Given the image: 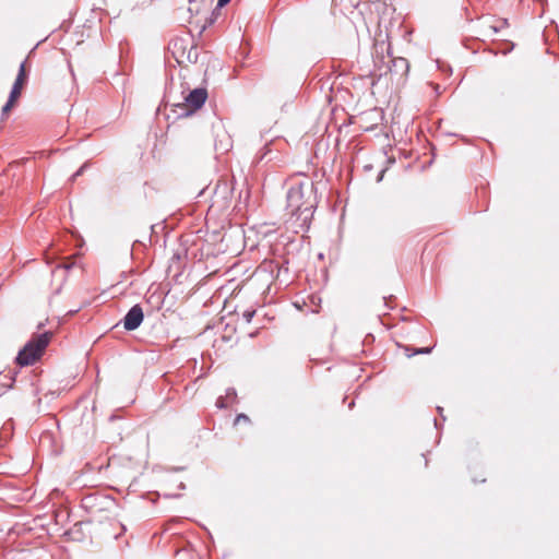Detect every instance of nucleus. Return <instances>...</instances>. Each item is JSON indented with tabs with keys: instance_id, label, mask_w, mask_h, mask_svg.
<instances>
[{
	"instance_id": "obj_1",
	"label": "nucleus",
	"mask_w": 559,
	"mask_h": 559,
	"mask_svg": "<svg viewBox=\"0 0 559 559\" xmlns=\"http://www.w3.org/2000/svg\"><path fill=\"white\" fill-rule=\"evenodd\" d=\"M286 210L293 223L304 231L310 227L317 207L316 187L312 181L292 186L286 194Z\"/></svg>"
},
{
	"instance_id": "obj_2",
	"label": "nucleus",
	"mask_w": 559,
	"mask_h": 559,
	"mask_svg": "<svg viewBox=\"0 0 559 559\" xmlns=\"http://www.w3.org/2000/svg\"><path fill=\"white\" fill-rule=\"evenodd\" d=\"M52 333L50 331L43 332L34 335L24 346L21 348L15 357V361L21 367L31 366L38 360L45 348L48 346Z\"/></svg>"
},
{
	"instance_id": "obj_3",
	"label": "nucleus",
	"mask_w": 559,
	"mask_h": 559,
	"mask_svg": "<svg viewBox=\"0 0 559 559\" xmlns=\"http://www.w3.org/2000/svg\"><path fill=\"white\" fill-rule=\"evenodd\" d=\"M207 99V91L204 87H197L185 97V103L173 104L171 110L178 118L188 117L201 109Z\"/></svg>"
},
{
	"instance_id": "obj_4",
	"label": "nucleus",
	"mask_w": 559,
	"mask_h": 559,
	"mask_svg": "<svg viewBox=\"0 0 559 559\" xmlns=\"http://www.w3.org/2000/svg\"><path fill=\"white\" fill-rule=\"evenodd\" d=\"M143 320V309L139 304H136L129 309L121 322L126 331H134L142 324Z\"/></svg>"
},
{
	"instance_id": "obj_5",
	"label": "nucleus",
	"mask_w": 559,
	"mask_h": 559,
	"mask_svg": "<svg viewBox=\"0 0 559 559\" xmlns=\"http://www.w3.org/2000/svg\"><path fill=\"white\" fill-rule=\"evenodd\" d=\"M388 62H386V72H390L395 75L404 76L407 74L409 70L408 60L403 57L393 58L390 51V45H388Z\"/></svg>"
},
{
	"instance_id": "obj_6",
	"label": "nucleus",
	"mask_w": 559,
	"mask_h": 559,
	"mask_svg": "<svg viewBox=\"0 0 559 559\" xmlns=\"http://www.w3.org/2000/svg\"><path fill=\"white\" fill-rule=\"evenodd\" d=\"M233 189L227 181H218L213 190V205L223 202V205H227L231 198Z\"/></svg>"
},
{
	"instance_id": "obj_7",
	"label": "nucleus",
	"mask_w": 559,
	"mask_h": 559,
	"mask_svg": "<svg viewBox=\"0 0 559 559\" xmlns=\"http://www.w3.org/2000/svg\"><path fill=\"white\" fill-rule=\"evenodd\" d=\"M25 64H26V60H24L20 64L16 79H15V81L12 85L11 92L9 94V96H11L12 98L19 99V97L21 96L22 88H23L24 84L26 83L27 72L25 69Z\"/></svg>"
},
{
	"instance_id": "obj_8",
	"label": "nucleus",
	"mask_w": 559,
	"mask_h": 559,
	"mask_svg": "<svg viewBox=\"0 0 559 559\" xmlns=\"http://www.w3.org/2000/svg\"><path fill=\"white\" fill-rule=\"evenodd\" d=\"M15 376H16V372L15 371H8L7 373L5 372H0V383L5 386L7 389H11L12 385H13V382L15 381Z\"/></svg>"
},
{
	"instance_id": "obj_9",
	"label": "nucleus",
	"mask_w": 559,
	"mask_h": 559,
	"mask_svg": "<svg viewBox=\"0 0 559 559\" xmlns=\"http://www.w3.org/2000/svg\"><path fill=\"white\" fill-rule=\"evenodd\" d=\"M231 147V142H230V138L228 135H226L224 139L219 140V141H215V150L219 153H226L230 150Z\"/></svg>"
},
{
	"instance_id": "obj_10",
	"label": "nucleus",
	"mask_w": 559,
	"mask_h": 559,
	"mask_svg": "<svg viewBox=\"0 0 559 559\" xmlns=\"http://www.w3.org/2000/svg\"><path fill=\"white\" fill-rule=\"evenodd\" d=\"M409 347H406L405 348V352H406V355L408 357H412V356H415V355H420V354H430L431 350H432V347H420V348H416L414 349L412 353L409 352Z\"/></svg>"
},
{
	"instance_id": "obj_11",
	"label": "nucleus",
	"mask_w": 559,
	"mask_h": 559,
	"mask_svg": "<svg viewBox=\"0 0 559 559\" xmlns=\"http://www.w3.org/2000/svg\"><path fill=\"white\" fill-rule=\"evenodd\" d=\"M16 100V98H12L11 96H9L7 103L3 105L1 109L2 117L5 116L12 109Z\"/></svg>"
},
{
	"instance_id": "obj_12",
	"label": "nucleus",
	"mask_w": 559,
	"mask_h": 559,
	"mask_svg": "<svg viewBox=\"0 0 559 559\" xmlns=\"http://www.w3.org/2000/svg\"><path fill=\"white\" fill-rule=\"evenodd\" d=\"M228 403L237 402V392L235 388H228L226 390V395L224 396Z\"/></svg>"
},
{
	"instance_id": "obj_13",
	"label": "nucleus",
	"mask_w": 559,
	"mask_h": 559,
	"mask_svg": "<svg viewBox=\"0 0 559 559\" xmlns=\"http://www.w3.org/2000/svg\"><path fill=\"white\" fill-rule=\"evenodd\" d=\"M255 314V310L254 309H246L242 314H241V318L242 320L246 322V323H250L251 320L253 319Z\"/></svg>"
},
{
	"instance_id": "obj_14",
	"label": "nucleus",
	"mask_w": 559,
	"mask_h": 559,
	"mask_svg": "<svg viewBox=\"0 0 559 559\" xmlns=\"http://www.w3.org/2000/svg\"><path fill=\"white\" fill-rule=\"evenodd\" d=\"M228 404H229V403L226 401V399H225L224 396H219V397L216 400V403H215L216 407H217V408H221V409H223V408H227V407H228Z\"/></svg>"
},
{
	"instance_id": "obj_15",
	"label": "nucleus",
	"mask_w": 559,
	"mask_h": 559,
	"mask_svg": "<svg viewBox=\"0 0 559 559\" xmlns=\"http://www.w3.org/2000/svg\"><path fill=\"white\" fill-rule=\"evenodd\" d=\"M88 167V164L85 163L83 164L72 176H71V180H75L78 177H80L84 171L85 169Z\"/></svg>"
},
{
	"instance_id": "obj_16",
	"label": "nucleus",
	"mask_w": 559,
	"mask_h": 559,
	"mask_svg": "<svg viewBox=\"0 0 559 559\" xmlns=\"http://www.w3.org/2000/svg\"><path fill=\"white\" fill-rule=\"evenodd\" d=\"M241 421H243V423H250V418H249L246 414H243V413L238 414V415L236 416V418H235V425H237V424H239V423H241Z\"/></svg>"
},
{
	"instance_id": "obj_17",
	"label": "nucleus",
	"mask_w": 559,
	"mask_h": 559,
	"mask_svg": "<svg viewBox=\"0 0 559 559\" xmlns=\"http://www.w3.org/2000/svg\"><path fill=\"white\" fill-rule=\"evenodd\" d=\"M229 2H230V0H217V4H216L215 9L213 10V14L215 13V11L221 10L223 7L227 5Z\"/></svg>"
},
{
	"instance_id": "obj_18",
	"label": "nucleus",
	"mask_w": 559,
	"mask_h": 559,
	"mask_svg": "<svg viewBox=\"0 0 559 559\" xmlns=\"http://www.w3.org/2000/svg\"><path fill=\"white\" fill-rule=\"evenodd\" d=\"M219 11H221V10L215 11V13H214V14H213V13L211 14V17H210V19L207 20V22H206V24H207V25H212V24L216 21L217 15L219 14Z\"/></svg>"
},
{
	"instance_id": "obj_19",
	"label": "nucleus",
	"mask_w": 559,
	"mask_h": 559,
	"mask_svg": "<svg viewBox=\"0 0 559 559\" xmlns=\"http://www.w3.org/2000/svg\"><path fill=\"white\" fill-rule=\"evenodd\" d=\"M88 302H84L82 306L78 307L76 309L69 310L67 312V316H74L78 313L83 307H85Z\"/></svg>"
},
{
	"instance_id": "obj_20",
	"label": "nucleus",
	"mask_w": 559,
	"mask_h": 559,
	"mask_svg": "<svg viewBox=\"0 0 559 559\" xmlns=\"http://www.w3.org/2000/svg\"><path fill=\"white\" fill-rule=\"evenodd\" d=\"M500 28V26L489 25V31L491 32V35L499 33Z\"/></svg>"
},
{
	"instance_id": "obj_21",
	"label": "nucleus",
	"mask_w": 559,
	"mask_h": 559,
	"mask_svg": "<svg viewBox=\"0 0 559 559\" xmlns=\"http://www.w3.org/2000/svg\"><path fill=\"white\" fill-rule=\"evenodd\" d=\"M188 59L191 61V62H197L198 60V55H192L191 51L189 52L188 55Z\"/></svg>"
},
{
	"instance_id": "obj_22",
	"label": "nucleus",
	"mask_w": 559,
	"mask_h": 559,
	"mask_svg": "<svg viewBox=\"0 0 559 559\" xmlns=\"http://www.w3.org/2000/svg\"><path fill=\"white\" fill-rule=\"evenodd\" d=\"M188 59L191 61V62H197L198 60V55H192L191 51L189 52L188 55Z\"/></svg>"
},
{
	"instance_id": "obj_23",
	"label": "nucleus",
	"mask_w": 559,
	"mask_h": 559,
	"mask_svg": "<svg viewBox=\"0 0 559 559\" xmlns=\"http://www.w3.org/2000/svg\"><path fill=\"white\" fill-rule=\"evenodd\" d=\"M384 171H385V170L383 169V170H381V171L379 173V175H378V177H377V182H380V181L382 180L383 175H384Z\"/></svg>"
},
{
	"instance_id": "obj_24",
	"label": "nucleus",
	"mask_w": 559,
	"mask_h": 559,
	"mask_svg": "<svg viewBox=\"0 0 559 559\" xmlns=\"http://www.w3.org/2000/svg\"><path fill=\"white\" fill-rule=\"evenodd\" d=\"M73 266V264H68V263H64L62 265H59V267H63L66 270H70L71 267Z\"/></svg>"
},
{
	"instance_id": "obj_25",
	"label": "nucleus",
	"mask_w": 559,
	"mask_h": 559,
	"mask_svg": "<svg viewBox=\"0 0 559 559\" xmlns=\"http://www.w3.org/2000/svg\"><path fill=\"white\" fill-rule=\"evenodd\" d=\"M165 497H166V498H179V497H180V495H179V493H173V495H168V493H166V495H165Z\"/></svg>"
},
{
	"instance_id": "obj_26",
	"label": "nucleus",
	"mask_w": 559,
	"mask_h": 559,
	"mask_svg": "<svg viewBox=\"0 0 559 559\" xmlns=\"http://www.w3.org/2000/svg\"><path fill=\"white\" fill-rule=\"evenodd\" d=\"M504 26H508V20H507V19H503V20H502V25H501V27H504Z\"/></svg>"
},
{
	"instance_id": "obj_27",
	"label": "nucleus",
	"mask_w": 559,
	"mask_h": 559,
	"mask_svg": "<svg viewBox=\"0 0 559 559\" xmlns=\"http://www.w3.org/2000/svg\"><path fill=\"white\" fill-rule=\"evenodd\" d=\"M383 300H384V305L388 307V308H392L389 304H388V298L386 297H383Z\"/></svg>"
},
{
	"instance_id": "obj_28",
	"label": "nucleus",
	"mask_w": 559,
	"mask_h": 559,
	"mask_svg": "<svg viewBox=\"0 0 559 559\" xmlns=\"http://www.w3.org/2000/svg\"><path fill=\"white\" fill-rule=\"evenodd\" d=\"M355 403L354 401H352L349 404H348V408L352 409L354 407Z\"/></svg>"
},
{
	"instance_id": "obj_29",
	"label": "nucleus",
	"mask_w": 559,
	"mask_h": 559,
	"mask_svg": "<svg viewBox=\"0 0 559 559\" xmlns=\"http://www.w3.org/2000/svg\"><path fill=\"white\" fill-rule=\"evenodd\" d=\"M178 487H179V489H185L186 485L183 483H180Z\"/></svg>"
},
{
	"instance_id": "obj_30",
	"label": "nucleus",
	"mask_w": 559,
	"mask_h": 559,
	"mask_svg": "<svg viewBox=\"0 0 559 559\" xmlns=\"http://www.w3.org/2000/svg\"><path fill=\"white\" fill-rule=\"evenodd\" d=\"M439 414L442 416V412H443V408L442 407H437Z\"/></svg>"
},
{
	"instance_id": "obj_31",
	"label": "nucleus",
	"mask_w": 559,
	"mask_h": 559,
	"mask_svg": "<svg viewBox=\"0 0 559 559\" xmlns=\"http://www.w3.org/2000/svg\"><path fill=\"white\" fill-rule=\"evenodd\" d=\"M433 423H435V427L438 429V428H439V426H438V421H437V419H433Z\"/></svg>"
}]
</instances>
